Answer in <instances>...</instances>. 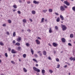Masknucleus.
I'll use <instances>...</instances> for the list:
<instances>
[{"label":"nucleus","mask_w":75,"mask_h":75,"mask_svg":"<svg viewBox=\"0 0 75 75\" xmlns=\"http://www.w3.org/2000/svg\"><path fill=\"white\" fill-rule=\"evenodd\" d=\"M33 69L35 71H36L38 72H40V70L35 67H33Z\"/></svg>","instance_id":"nucleus-1"},{"label":"nucleus","mask_w":75,"mask_h":75,"mask_svg":"<svg viewBox=\"0 0 75 75\" xmlns=\"http://www.w3.org/2000/svg\"><path fill=\"white\" fill-rule=\"evenodd\" d=\"M62 28V30L63 31H65L67 29V27H65V25L62 24L61 25Z\"/></svg>","instance_id":"nucleus-2"},{"label":"nucleus","mask_w":75,"mask_h":75,"mask_svg":"<svg viewBox=\"0 0 75 75\" xmlns=\"http://www.w3.org/2000/svg\"><path fill=\"white\" fill-rule=\"evenodd\" d=\"M60 10L61 11H64L65 10V7L63 6H60Z\"/></svg>","instance_id":"nucleus-3"},{"label":"nucleus","mask_w":75,"mask_h":75,"mask_svg":"<svg viewBox=\"0 0 75 75\" xmlns=\"http://www.w3.org/2000/svg\"><path fill=\"white\" fill-rule=\"evenodd\" d=\"M35 41L37 44H38V45L40 44V41H39V40L36 39Z\"/></svg>","instance_id":"nucleus-4"},{"label":"nucleus","mask_w":75,"mask_h":75,"mask_svg":"<svg viewBox=\"0 0 75 75\" xmlns=\"http://www.w3.org/2000/svg\"><path fill=\"white\" fill-rule=\"evenodd\" d=\"M21 40V37L19 36L18 37L17 39V41L18 42H20V41Z\"/></svg>","instance_id":"nucleus-5"},{"label":"nucleus","mask_w":75,"mask_h":75,"mask_svg":"<svg viewBox=\"0 0 75 75\" xmlns=\"http://www.w3.org/2000/svg\"><path fill=\"white\" fill-rule=\"evenodd\" d=\"M64 4H66V5L67 6H69V5H70L69 3V2H68L67 1H64Z\"/></svg>","instance_id":"nucleus-6"},{"label":"nucleus","mask_w":75,"mask_h":75,"mask_svg":"<svg viewBox=\"0 0 75 75\" xmlns=\"http://www.w3.org/2000/svg\"><path fill=\"white\" fill-rule=\"evenodd\" d=\"M69 59L70 61H72L73 60V61H75V58H74V57L73 58V57H71L69 58Z\"/></svg>","instance_id":"nucleus-7"},{"label":"nucleus","mask_w":75,"mask_h":75,"mask_svg":"<svg viewBox=\"0 0 75 75\" xmlns=\"http://www.w3.org/2000/svg\"><path fill=\"white\" fill-rule=\"evenodd\" d=\"M52 44H53V45L54 47H57V44L55 42H54Z\"/></svg>","instance_id":"nucleus-8"},{"label":"nucleus","mask_w":75,"mask_h":75,"mask_svg":"<svg viewBox=\"0 0 75 75\" xmlns=\"http://www.w3.org/2000/svg\"><path fill=\"white\" fill-rule=\"evenodd\" d=\"M60 17L61 18V20H62V21H63V20H64V18L63 16H62L60 15Z\"/></svg>","instance_id":"nucleus-9"},{"label":"nucleus","mask_w":75,"mask_h":75,"mask_svg":"<svg viewBox=\"0 0 75 75\" xmlns=\"http://www.w3.org/2000/svg\"><path fill=\"white\" fill-rule=\"evenodd\" d=\"M62 42H65V41L66 40L65 39V38H62Z\"/></svg>","instance_id":"nucleus-10"},{"label":"nucleus","mask_w":75,"mask_h":75,"mask_svg":"<svg viewBox=\"0 0 75 75\" xmlns=\"http://www.w3.org/2000/svg\"><path fill=\"white\" fill-rule=\"evenodd\" d=\"M11 52L12 54H15L16 53V52L13 49L11 50Z\"/></svg>","instance_id":"nucleus-11"},{"label":"nucleus","mask_w":75,"mask_h":75,"mask_svg":"<svg viewBox=\"0 0 75 75\" xmlns=\"http://www.w3.org/2000/svg\"><path fill=\"white\" fill-rule=\"evenodd\" d=\"M59 20H60V19H59V18L58 17L56 20L57 22H59Z\"/></svg>","instance_id":"nucleus-12"},{"label":"nucleus","mask_w":75,"mask_h":75,"mask_svg":"<svg viewBox=\"0 0 75 75\" xmlns=\"http://www.w3.org/2000/svg\"><path fill=\"white\" fill-rule=\"evenodd\" d=\"M32 13L33 14H35V11H32Z\"/></svg>","instance_id":"nucleus-13"},{"label":"nucleus","mask_w":75,"mask_h":75,"mask_svg":"<svg viewBox=\"0 0 75 75\" xmlns=\"http://www.w3.org/2000/svg\"><path fill=\"white\" fill-rule=\"evenodd\" d=\"M49 32L50 33H52V30H51V28H49Z\"/></svg>","instance_id":"nucleus-14"},{"label":"nucleus","mask_w":75,"mask_h":75,"mask_svg":"<svg viewBox=\"0 0 75 75\" xmlns=\"http://www.w3.org/2000/svg\"><path fill=\"white\" fill-rule=\"evenodd\" d=\"M31 52L32 53V55H33V54H34V51H33L32 49H31Z\"/></svg>","instance_id":"nucleus-15"},{"label":"nucleus","mask_w":75,"mask_h":75,"mask_svg":"<svg viewBox=\"0 0 75 75\" xmlns=\"http://www.w3.org/2000/svg\"><path fill=\"white\" fill-rule=\"evenodd\" d=\"M49 11L50 13H52V9H49Z\"/></svg>","instance_id":"nucleus-16"},{"label":"nucleus","mask_w":75,"mask_h":75,"mask_svg":"<svg viewBox=\"0 0 75 75\" xmlns=\"http://www.w3.org/2000/svg\"><path fill=\"white\" fill-rule=\"evenodd\" d=\"M43 54L44 55H46V54H47V52L45 51H44L43 53Z\"/></svg>","instance_id":"nucleus-17"},{"label":"nucleus","mask_w":75,"mask_h":75,"mask_svg":"<svg viewBox=\"0 0 75 75\" xmlns=\"http://www.w3.org/2000/svg\"><path fill=\"white\" fill-rule=\"evenodd\" d=\"M13 7L14 8H17V5H14L13 6Z\"/></svg>","instance_id":"nucleus-18"},{"label":"nucleus","mask_w":75,"mask_h":75,"mask_svg":"<svg viewBox=\"0 0 75 75\" xmlns=\"http://www.w3.org/2000/svg\"><path fill=\"white\" fill-rule=\"evenodd\" d=\"M44 18H42V19L41 23H44Z\"/></svg>","instance_id":"nucleus-19"},{"label":"nucleus","mask_w":75,"mask_h":75,"mask_svg":"<svg viewBox=\"0 0 75 75\" xmlns=\"http://www.w3.org/2000/svg\"><path fill=\"white\" fill-rule=\"evenodd\" d=\"M73 37L74 35L73 34H71L70 35V37H71V38H73Z\"/></svg>","instance_id":"nucleus-20"},{"label":"nucleus","mask_w":75,"mask_h":75,"mask_svg":"<svg viewBox=\"0 0 75 75\" xmlns=\"http://www.w3.org/2000/svg\"><path fill=\"white\" fill-rule=\"evenodd\" d=\"M8 23H9V24H10L11 23V20H9L8 21Z\"/></svg>","instance_id":"nucleus-21"},{"label":"nucleus","mask_w":75,"mask_h":75,"mask_svg":"<svg viewBox=\"0 0 75 75\" xmlns=\"http://www.w3.org/2000/svg\"><path fill=\"white\" fill-rule=\"evenodd\" d=\"M16 45H18V46H19V45H20V44L19 43L17 42L16 44Z\"/></svg>","instance_id":"nucleus-22"},{"label":"nucleus","mask_w":75,"mask_h":75,"mask_svg":"<svg viewBox=\"0 0 75 75\" xmlns=\"http://www.w3.org/2000/svg\"><path fill=\"white\" fill-rule=\"evenodd\" d=\"M42 74H44L45 73V70L43 69L42 71Z\"/></svg>","instance_id":"nucleus-23"},{"label":"nucleus","mask_w":75,"mask_h":75,"mask_svg":"<svg viewBox=\"0 0 75 75\" xmlns=\"http://www.w3.org/2000/svg\"><path fill=\"white\" fill-rule=\"evenodd\" d=\"M16 33L15 32H14L13 33V36L15 37L16 36Z\"/></svg>","instance_id":"nucleus-24"},{"label":"nucleus","mask_w":75,"mask_h":75,"mask_svg":"<svg viewBox=\"0 0 75 75\" xmlns=\"http://www.w3.org/2000/svg\"><path fill=\"white\" fill-rule=\"evenodd\" d=\"M0 45H1L3 46V45H4V44H3V42H0Z\"/></svg>","instance_id":"nucleus-25"},{"label":"nucleus","mask_w":75,"mask_h":75,"mask_svg":"<svg viewBox=\"0 0 75 75\" xmlns=\"http://www.w3.org/2000/svg\"><path fill=\"white\" fill-rule=\"evenodd\" d=\"M59 67H60V65L59 64H58L57 66V68H59Z\"/></svg>","instance_id":"nucleus-26"},{"label":"nucleus","mask_w":75,"mask_h":75,"mask_svg":"<svg viewBox=\"0 0 75 75\" xmlns=\"http://www.w3.org/2000/svg\"><path fill=\"white\" fill-rule=\"evenodd\" d=\"M33 3L34 4H37V1H35V0H34L33 1Z\"/></svg>","instance_id":"nucleus-27"},{"label":"nucleus","mask_w":75,"mask_h":75,"mask_svg":"<svg viewBox=\"0 0 75 75\" xmlns=\"http://www.w3.org/2000/svg\"><path fill=\"white\" fill-rule=\"evenodd\" d=\"M47 59H49V60H52V59H51V58L50 57H48Z\"/></svg>","instance_id":"nucleus-28"},{"label":"nucleus","mask_w":75,"mask_h":75,"mask_svg":"<svg viewBox=\"0 0 75 75\" xmlns=\"http://www.w3.org/2000/svg\"><path fill=\"white\" fill-rule=\"evenodd\" d=\"M33 59V61H35V62H38L36 59Z\"/></svg>","instance_id":"nucleus-29"},{"label":"nucleus","mask_w":75,"mask_h":75,"mask_svg":"<svg viewBox=\"0 0 75 75\" xmlns=\"http://www.w3.org/2000/svg\"><path fill=\"white\" fill-rule=\"evenodd\" d=\"M72 9L73 11H75V6H74L72 8Z\"/></svg>","instance_id":"nucleus-30"},{"label":"nucleus","mask_w":75,"mask_h":75,"mask_svg":"<svg viewBox=\"0 0 75 75\" xmlns=\"http://www.w3.org/2000/svg\"><path fill=\"white\" fill-rule=\"evenodd\" d=\"M34 56L36 58H37L38 57V55L37 54H35L34 55Z\"/></svg>","instance_id":"nucleus-31"},{"label":"nucleus","mask_w":75,"mask_h":75,"mask_svg":"<svg viewBox=\"0 0 75 75\" xmlns=\"http://www.w3.org/2000/svg\"><path fill=\"white\" fill-rule=\"evenodd\" d=\"M5 55L6 57H8V55H7V53H5Z\"/></svg>","instance_id":"nucleus-32"},{"label":"nucleus","mask_w":75,"mask_h":75,"mask_svg":"<svg viewBox=\"0 0 75 75\" xmlns=\"http://www.w3.org/2000/svg\"><path fill=\"white\" fill-rule=\"evenodd\" d=\"M23 70L24 72H25L27 71V70L25 69V68H23Z\"/></svg>","instance_id":"nucleus-33"},{"label":"nucleus","mask_w":75,"mask_h":75,"mask_svg":"<svg viewBox=\"0 0 75 75\" xmlns=\"http://www.w3.org/2000/svg\"><path fill=\"white\" fill-rule=\"evenodd\" d=\"M23 58H25L26 57V54H24L23 55Z\"/></svg>","instance_id":"nucleus-34"},{"label":"nucleus","mask_w":75,"mask_h":75,"mask_svg":"<svg viewBox=\"0 0 75 75\" xmlns=\"http://www.w3.org/2000/svg\"><path fill=\"white\" fill-rule=\"evenodd\" d=\"M17 13L18 14H21V12L20 11H18L17 12Z\"/></svg>","instance_id":"nucleus-35"},{"label":"nucleus","mask_w":75,"mask_h":75,"mask_svg":"<svg viewBox=\"0 0 75 75\" xmlns=\"http://www.w3.org/2000/svg\"><path fill=\"white\" fill-rule=\"evenodd\" d=\"M11 63H12V64H15V63L13 61H11Z\"/></svg>","instance_id":"nucleus-36"},{"label":"nucleus","mask_w":75,"mask_h":75,"mask_svg":"<svg viewBox=\"0 0 75 75\" xmlns=\"http://www.w3.org/2000/svg\"><path fill=\"white\" fill-rule=\"evenodd\" d=\"M56 61H57V62H59V60L58 58H57L56 59Z\"/></svg>","instance_id":"nucleus-37"},{"label":"nucleus","mask_w":75,"mask_h":75,"mask_svg":"<svg viewBox=\"0 0 75 75\" xmlns=\"http://www.w3.org/2000/svg\"><path fill=\"white\" fill-rule=\"evenodd\" d=\"M49 72H50V73H52V72H53V71H52V70H50L49 71Z\"/></svg>","instance_id":"nucleus-38"},{"label":"nucleus","mask_w":75,"mask_h":75,"mask_svg":"<svg viewBox=\"0 0 75 75\" xmlns=\"http://www.w3.org/2000/svg\"><path fill=\"white\" fill-rule=\"evenodd\" d=\"M27 31H28V32H31V30L30 29H28L27 30Z\"/></svg>","instance_id":"nucleus-39"},{"label":"nucleus","mask_w":75,"mask_h":75,"mask_svg":"<svg viewBox=\"0 0 75 75\" xmlns=\"http://www.w3.org/2000/svg\"><path fill=\"white\" fill-rule=\"evenodd\" d=\"M23 23H26V20L25 19H23Z\"/></svg>","instance_id":"nucleus-40"},{"label":"nucleus","mask_w":75,"mask_h":75,"mask_svg":"<svg viewBox=\"0 0 75 75\" xmlns=\"http://www.w3.org/2000/svg\"><path fill=\"white\" fill-rule=\"evenodd\" d=\"M68 45H69V46H72V45L71 43H69Z\"/></svg>","instance_id":"nucleus-41"},{"label":"nucleus","mask_w":75,"mask_h":75,"mask_svg":"<svg viewBox=\"0 0 75 75\" xmlns=\"http://www.w3.org/2000/svg\"><path fill=\"white\" fill-rule=\"evenodd\" d=\"M18 48V50H20V49H21V47H19Z\"/></svg>","instance_id":"nucleus-42"},{"label":"nucleus","mask_w":75,"mask_h":75,"mask_svg":"<svg viewBox=\"0 0 75 75\" xmlns=\"http://www.w3.org/2000/svg\"><path fill=\"white\" fill-rule=\"evenodd\" d=\"M55 29L57 30H58V27L57 26H55Z\"/></svg>","instance_id":"nucleus-43"},{"label":"nucleus","mask_w":75,"mask_h":75,"mask_svg":"<svg viewBox=\"0 0 75 75\" xmlns=\"http://www.w3.org/2000/svg\"><path fill=\"white\" fill-rule=\"evenodd\" d=\"M2 26H3V27H6V24H4L2 25Z\"/></svg>","instance_id":"nucleus-44"},{"label":"nucleus","mask_w":75,"mask_h":75,"mask_svg":"<svg viewBox=\"0 0 75 75\" xmlns=\"http://www.w3.org/2000/svg\"><path fill=\"white\" fill-rule=\"evenodd\" d=\"M6 34L7 35H9V34H10V33H9V32H6Z\"/></svg>","instance_id":"nucleus-45"},{"label":"nucleus","mask_w":75,"mask_h":75,"mask_svg":"<svg viewBox=\"0 0 75 75\" xmlns=\"http://www.w3.org/2000/svg\"><path fill=\"white\" fill-rule=\"evenodd\" d=\"M55 14H56V16H58V15H59V14L58 13H55Z\"/></svg>","instance_id":"nucleus-46"},{"label":"nucleus","mask_w":75,"mask_h":75,"mask_svg":"<svg viewBox=\"0 0 75 75\" xmlns=\"http://www.w3.org/2000/svg\"><path fill=\"white\" fill-rule=\"evenodd\" d=\"M29 21H30V22H32V21H33V20L31 18L29 19Z\"/></svg>","instance_id":"nucleus-47"},{"label":"nucleus","mask_w":75,"mask_h":75,"mask_svg":"<svg viewBox=\"0 0 75 75\" xmlns=\"http://www.w3.org/2000/svg\"><path fill=\"white\" fill-rule=\"evenodd\" d=\"M43 12H44V13H46V11H47V10H43Z\"/></svg>","instance_id":"nucleus-48"},{"label":"nucleus","mask_w":75,"mask_h":75,"mask_svg":"<svg viewBox=\"0 0 75 75\" xmlns=\"http://www.w3.org/2000/svg\"><path fill=\"white\" fill-rule=\"evenodd\" d=\"M64 7L66 8H67L68 7H67V6H65V5H64Z\"/></svg>","instance_id":"nucleus-49"},{"label":"nucleus","mask_w":75,"mask_h":75,"mask_svg":"<svg viewBox=\"0 0 75 75\" xmlns=\"http://www.w3.org/2000/svg\"><path fill=\"white\" fill-rule=\"evenodd\" d=\"M26 45L28 47H29V44H28V43H26Z\"/></svg>","instance_id":"nucleus-50"},{"label":"nucleus","mask_w":75,"mask_h":75,"mask_svg":"<svg viewBox=\"0 0 75 75\" xmlns=\"http://www.w3.org/2000/svg\"><path fill=\"white\" fill-rule=\"evenodd\" d=\"M41 52L40 51H39L38 52H38V54H40Z\"/></svg>","instance_id":"nucleus-51"},{"label":"nucleus","mask_w":75,"mask_h":75,"mask_svg":"<svg viewBox=\"0 0 75 75\" xmlns=\"http://www.w3.org/2000/svg\"><path fill=\"white\" fill-rule=\"evenodd\" d=\"M38 40H41V38H40V37H38Z\"/></svg>","instance_id":"nucleus-52"},{"label":"nucleus","mask_w":75,"mask_h":75,"mask_svg":"<svg viewBox=\"0 0 75 75\" xmlns=\"http://www.w3.org/2000/svg\"><path fill=\"white\" fill-rule=\"evenodd\" d=\"M15 43H16V41H15V40H13V43L15 44Z\"/></svg>","instance_id":"nucleus-53"},{"label":"nucleus","mask_w":75,"mask_h":75,"mask_svg":"<svg viewBox=\"0 0 75 75\" xmlns=\"http://www.w3.org/2000/svg\"><path fill=\"white\" fill-rule=\"evenodd\" d=\"M64 68H67V65H66L65 66H64Z\"/></svg>","instance_id":"nucleus-54"},{"label":"nucleus","mask_w":75,"mask_h":75,"mask_svg":"<svg viewBox=\"0 0 75 75\" xmlns=\"http://www.w3.org/2000/svg\"><path fill=\"white\" fill-rule=\"evenodd\" d=\"M27 4H30V1H28V2H27Z\"/></svg>","instance_id":"nucleus-55"},{"label":"nucleus","mask_w":75,"mask_h":75,"mask_svg":"<svg viewBox=\"0 0 75 75\" xmlns=\"http://www.w3.org/2000/svg\"><path fill=\"white\" fill-rule=\"evenodd\" d=\"M39 54L40 57H42V54L41 53H40Z\"/></svg>","instance_id":"nucleus-56"},{"label":"nucleus","mask_w":75,"mask_h":75,"mask_svg":"<svg viewBox=\"0 0 75 75\" xmlns=\"http://www.w3.org/2000/svg\"><path fill=\"white\" fill-rule=\"evenodd\" d=\"M19 2L20 3H21L22 1H21V0H19Z\"/></svg>","instance_id":"nucleus-57"},{"label":"nucleus","mask_w":75,"mask_h":75,"mask_svg":"<svg viewBox=\"0 0 75 75\" xmlns=\"http://www.w3.org/2000/svg\"><path fill=\"white\" fill-rule=\"evenodd\" d=\"M36 67H38V64H36Z\"/></svg>","instance_id":"nucleus-58"},{"label":"nucleus","mask_w":75,"mask_h":75,"mask_svg":"<svg viewBox=\"0 0 75 75\" xmlns=\"http://www.w3.org/2000/svg\"><path fill=\"white\" fill-rule=\"evenodd\" d=\"M39 3V1L37 2V4H38Z\"/></svg>","instance_id":"nucleus-59"},{"label":"nucleus","mask_w":75,"mask_h":75,"mask_svg":"<svg viewBox=\"0 0 75 75\" xmlns=\"http://www.w3.org/2000/svg\"><path fill=\"white\" fill-rule=\"evenodd\" d=\"M36 74L37 75H39V73H37Z\"/></svg>","instance_id":"nucleus-60"},{"label":"nucleus","mask_w":75,"mask_h":75,"mask_svg":"<svg viewBox=\"0 0 75 75\" xmlns=\"http://www.w3.org/2000/svg\"><path fill=\"white\" fill-rule=\"evenodd\" d=\"M19 61H21V60L20 59H19Z\"/></svg>","instance_id":"nucleus-61"},{"label":"nucleus","mask_w":75,"mask_h":75,"mask_svg":"<svg viewBox=\"0 0 75 75\" xmlns=\"http://www.w3.org/2000/svg\"><path fill=\"white\" fill-rule=\"evenodd\" d=\"M45 21H48V20H47V19H46L45 20Z\"/></svg>","instance_id":"nucleus-62"},{"label":"nucleus","mask_w":75,"mask_h":75,"mask_svg":"<svg viewBox=\"0 0 75 75\" xmlns=\"http://www.w3.org/2000/svg\"><path fill=\"white\" fill-rule=\"evenodd\" d=\"M31 6L32 7H33V5L31 4Z\"/></svg>","instance_id":"nucleus-63"},{"label":"nucleus","mask_w":75,"mask_h":75,"mask_svg":"<svg viewBox=\"0 0 75 75\" xmlns=\"http://www.w3.org/2000/svg\"><path fill=\"white\" fill-rule=\"evenodd\" d=\"M69 75H71V73H69Z\"/></svg>","instance_id":"nucleus-64"}]
</instances>
